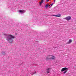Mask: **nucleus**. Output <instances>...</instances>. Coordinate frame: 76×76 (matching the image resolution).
I'll use <instances>...</instances> for the list:
<instances>
[{
  "label": "nucleus",
  "instance_id": "14",
  "mask_svg": "<svg viewBox=\"0 0 76 76\" xmlns=\"http://www.w3.org/2000/svg\"><path fill=\"white\" fill-rule=\"evenodd\" d=\"M47 2H48V0H47Z\"/></svg>",
  "mask_w": 76,
  "mask_h": 76
},
{
  "label": "nucleus",
  "instance_id": "15",
  "mask_svg": "<svg viewBox=\"0 0 76 76\" xmlns=\"http://www.w3.org/2000/svg\"><path fill=\"white\" fill-rule=\"evenodd\" d=\"M49 1V0H48V1Z\"/></svg>",
  "mask_w": 76,
  "mask_h": 76
},
{
  "label": "nucleus",
  "instance_id": "9",
  "mask_svg": "<svg viewBox=\"0 0 76 76\" xmlns=\"http://www.w3.org/2000/svg\"><path fill=\"white\" fill-rule=\"evenodd\" d=\"M53 3H52V4H51L49 6V8H51V7H50V6H53Z\"/></svg>",
  "mask_w": 76,
  "mask_h": 76
},
{
  "label": "nucleus",
  "instance_id": "13",
  "mask_svg": "<svg viewBox=\"0 0 76 76\" xmlns=\"http://www.w3.org/2000/svg\"><path fill=\"white\" fill-rule=\"evenodd\" d=\"M56 1V0H54V2H55Z\"/></svg>",
  "mask_w": 76,
  "mask_h": 76
},
{
  "label": "nucleus",
  "instance_id": "8",
  "mask_svg": "<svg viewBox=\"0 0 76 76\" xmlns=\"http://www.w3.org/2000/svg\"><path fill=\"white\" fill-rule=\"evenodd\" d=\"M44 1V0H41V2H39V5H40V6H41V4H42V3H43V1Z\"/></svg>",
  "mask_w": 76,
  "mask_h": 76
},
{
  "label": "nucleus",
  "instance_id": "12",
  "mask_svg": "<svg viewBox=\"0 0 76 76\" xmlns=\"http://www.w3.org/2000/svg\"><path fill=\"white\" fill-rule=\"evenodd\" d=\"M50 73V72H49V71H48V73Z\"/></svg>",
  "mask_w": 76,
  "mask_h": 76
},
{
  "label": "nucleus",
  "instance_id": "3",
  "mask_svg": "<svg viewBox=\"0 0 76 76\" xmlns=\"http://www.w3.org/2000/svg\"><path fill=\"white\" fill-rule=\"evenodd\" d=\"M64 19H65V20H66L67 21H69L71 19V17L70 16H68L64 18Z\"/></svg>",
  "mask_w": 76,
  "mask_h": 76
},
{
  "label": "nucleus",
  "instance_id": "5",
  "mask_svg": "<svg viewBox=\"0 0 76 76\" xmlns=\"http://www.w3.org/2000/svg\"><path fill=\"white\" fill-rule=\"evenodd\" d=\"M53 16H55L56 17H61V15L58 14L57 15H52Z\"/></svg>",
  "mask_w": 76,
  "mask_h": 76
},
{
  "label": "nucleus",
  "instance_id": "11",
  "mask_svg": "<svg viewBox=\"0 0 76 76\" xmlns=\"http://www.w3.org/2000/svg\"><path fill=\"white\" fill-rule=\"evenodd\" d=\"M50 69H51L50 68H48V70H50Z\"/></svg>",
  "mask_w": 76,
  "mask_h": 76
},
{
  "label": "nucleus",
  "instance_id": "6",
  "mask_svg": "<svg viewBox=\"0 0 76 76\" xmlns=\"http://www.w3.org/2000/svg\"><path fill=\"white\" fill-rule=\"evenodd\" d=\"M56 58V57L54 56H52V57L50 58L49 59L51 60H54V59H55V58Z\"/></svg>",
  "mask_w": 76,
  "mask_h": 76
},
{
  "label": "nucleus",
  "instance_id": "4",
  "mask_svg": "<svg viewBox=\"0 0 76 76\" xmlns=\"http://www.w3.org/2000/svg\"><path fill=\"white\" fill-rule=\"evenodd\" d=\"M18 12L19 13H25V10H20L18 11Z\"/></svg>",
  "mask_w": 76,
  "mask_h": 76
},
{
  "label": "nucleus",
  "instance_id": "7",
  "mask_svg": "<svg viewBox=\"0 0 76 76\" xmlns=\"http://www.w3.org/2000/svg\"><path fill=\"white\" fill-rule=\"evenodd\" d=\"M72 42V40L71 39H69L68 42H67V44H71Z\"/></svg>",
  "mask_w": 76,
  "mask_h": 76
},
{
  "label": "nucleus",
  "instance_id": "10",
  "mask_svg": "<svg viewBox=\"0 0 76 76\" xmlns=\"http://www.w3.org/2000/svg\"><path fill=\"white\" fill-rule=\"evenodd\" d=\"M45 7H46V9H47L48 7V4H47L45 6Z\"/></svg>",
  "mask_w": 76,
  "mask_h": 76
},
{
  "label": "nucleus",
  "instance_id": "2",
  "mask_svg": "<svg viewBox=\"0 0 76 76\" xmlns=\"http://www.w3.org/2000/svg\"><path fill=\"white\" fill-rule=\"evenodd\" d=\"M68 68H66V67H65L61 69V72H64V71H65L64 72V74H65L67 72L68 70Z\"/></svg>",
  "mask_w": 76,
  "mask_h": 76
},
{
  "label": "nucleus",
  "instance_id": "16",
  "mask_svg": "<svg viewBox=\"0 0 76 76\" xmlns=\"http://www.w3.org/2000/svg\"><path fill=\"white\" fill-rule=\"evenodd\" d=\"M47 73H48V72H47Z\"/></svg>",
  "mask_w": 76,
  "mask_h": 76
},
{
  "label": "nucleus",
  "instance_id": "1",
  "mask_svg": "<svg viewBox=\"0 0 76 76\" xmlns=\"http://www.w3.org/2000/svg\"><path fill=\"white\" fill-rule=\"evenodd\" d=\"M7 40L9 41V42H12L13 39H14L15 38V36L12 35V34L10 35H7Z\"/></svg>",
  "mask_w": 76,
  "mask_h": 76
}]
</instances>
